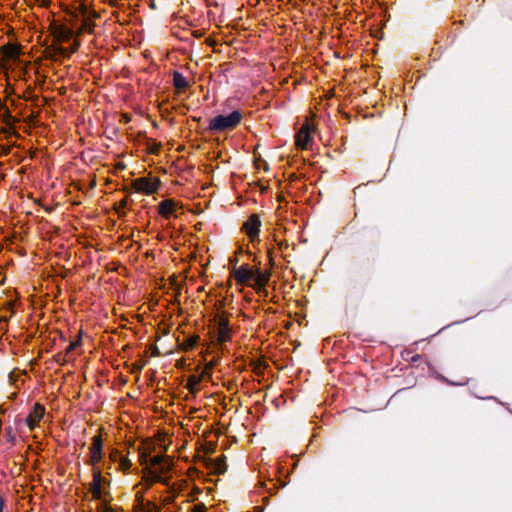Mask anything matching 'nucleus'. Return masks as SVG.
Segmentation results:
<instances>
[{
    "instance_id": "obj_30",
    "label": "nucleus",
    "mask_w": 512,
    "mask_h": 512,
    "mask_svg": "<svg viewBox=\"0 0 512 512\" xmlns=\"http://www.w3.org/2000/svg\"><path fill=\"white\" fill-rule=\"evenodd\" d=\"M315 430H316V426L313 427V431H315ZM317 437H318L317 433L314 432L309 446H315L316 448L318 447L317 446Z\"/></svg>"
},
{
    "instance_id": "obj_18",
    "label": "nucleus",
    "mask_w": 512,
    "mask_h": 512,
    "mask_svg": "<svg viewBox=\"0 0 512 512\" xmlns=\"http://www.w3.org/2000/svg\"><path fill=\"white\" fill-rule=\"evenodd\" d=\"M200 341V337L198 335H193L187 338L181 345L180 349L182 350H191L193 349Z\"/></svg>"
},
{
    "instance_id": "obj_12",
    "label": "nucleus",
    "mask_w": 512,
    "mask_h": 512,
    "mask_svg": "<svg viewBox=\"0 0 512 512\" xmlns=\"http://www.w3.org/2000/svg\"><path fill=\"white\" fill-rule=\"evenodd\" d=\"M71 21L77 20L78 18H87V17H98V14L95 11H89L86 5L80 4L74 12H70Z\"/></svg>"
},
{
    "instance_id": "obj_43",
    "label": "nucleus",
    "mask_w": 512,
    "mask_h": 512,
    "mask_svg": "<svg viewBox=\"0 0 512 512\" xmlns=\"http://www.w3.org/2000/svg\"><path fill=\"white\" fill-rule=\"evenodd\" d=\"M451 384H453V385H465V384H467V381H464V382H462V383H454V382H451Z\"/></svg>"
},
{
    "instance_id": "obj_40",
    "label": "nucleus",
    "mask_w": 512,
    "mask_h": 512,
    "mask_svg": "<svg viewBox=\"0 0 512 512\" xmlns=\"http://www.w3.org/2000/svg\"><path fill=\"white\" fill-rule=\"evenodd\" d=\"M287 248L288 247V244L286 243L285 245L283 243H279V250H283V248Z\"/></svg>"
},
{
    "instance_id": "obj_13",
    "label": "nucleus",
    "mask_w": 512,
    "mask_h": 512,
    "mask_svg": "<svg viewBox=\"0 0 512 512\" xmlns=\"http://www.w3.org/2000/svg\"><path fill=\"white\" fill-rule=\"evenodd\" d=\"M255 277L252 279L255 281L256 287H264L270 279V273L263 272L259 268L255 271Z\"/></svg>"
},
{
    "instance_id": "obj_28",
    "label": "nucleus",
    "mask_w": 512,
    "mask_h": 512,
    "mask_svg": "<svg viewBox=\"0 0 512 512\" xmlns=\"http://www.w3.org/2000/svg\"><path fill=\"white\" fill-rule=\"evenodd\" d=\"M160 148H161V144L160 143L153 142V145L151 147H149L148 150H149V153L156 154V153H158Z\"/></svg>"
},
{
    "instance_id": "obj_2",
    "label": "nucleus",
    "mask_w": 512,
    "mask_h": 512,
    "mask_svg": "<svg viewBox=\"0 0 512 512\" xmlns=\"http://www.w3.org/2000/svg\"><path fill=\"white\" fill-rule=\"evenodd\" d=\"M312 116L306 118L305 123L301 126L295 135V145L298 149L308 150L311 149L313 144V135L316 132V124L314 119L316 114L311 113Z\"/></svg>"
},
{
    "instance_id": "obj_1",
    "label": "nucleus",
    "mask_w": 512,
    "mask_h": 512,
    "mask_svg": "<svg viewBox=\"0 0 512 512\" xmlns=\"http://www.w3.org/2000/svg\"><path fill=\"white\" fill-rule=\"evenodd\" d=\"M243 118L239 110L231 112L229 115H217L210 119L208 130L212 133H222L234 130Z\"/></svg>"
},
{
    "instance_id": "obj_39",
    "label": "nucleus",
    "mask_w": 512,
    "mask_h": 512,
    "mask_svg": "<svg viewBox=\"0 0 512 512\" xmlns=\"http://www.w3.org/2000/svg\"><path fill=\"white\" fill-rule=\"evenodd\" d=\"M4 500L0 497V512H3Z\"/></svg>"
},
{
    "instance_id": "obj_7",
    "label": "nucleus",
    "mask_w": 512,
    "mask_h": 512,
    "mask_svg": "<svg viewBox=\"0 0 512 512\" xmlns=\"http://www.w3.org/2000/svg\"><path fill=\"white\" fill-rule=\"evenodd\" d=\"M51 33L58 42H68L74 35V30L63 24L52 23Z\"/></svg>"
},
{
    "instance_id": "obj_27",
    "label": "nucleus",
    "mask_w": 512,
    "mask_h": 512,
    "mask_svg": "<svg viewBox=\"0 0 512 512\" xmlns=\"http://www.w3.org/2000/svg\"><path fill=\"white\" fill-rule=\"evenodd\" d=\"M151 475H152V478L155 482H160V483H163V484H167L168 481L166 479H164L160 474H157L156 472H150Z\"/></svg>"
},
{
    "instance_id": "obj_9",
    "label": "nucleus",
    "mask_w": 512,
    "mask_h": 512,
    "mask_svg": "<svg viewBox=\"0 0 512 512\" xmlns=\"http://www.w3.org/2000/svg\"><path fill=\"white\" fill-rule=\"evenodd\" d=\"M44 413V406L39 403H36L25 419V423L27 424L30 430H33L38 425L39 421L44 416Z\"/></svg>"
},
{
    "instance_id": "obj_4",
    "label": "nucleus",
    "mask_w": 512,
    "mask_h": 512,
    "mask_svg": "<svg viewBox=\"0 0 512 512\" xmlns=\"http://www.w3.org/2000/svg\"><path fill=\"white\" fill-rule=\"evenodd\" d=\"M160 180L158 178L140 177L132 182V187L144 194L150 195L158 190Z\"/></svg>"
},
{
    "instance_id": "obj_5",
    "label": "nucleus",
    "mask_w": 512,
    "mask_h": 512,
    "mask_svg": "<svg viewBox=\"0 0 512 512\" xmlns=\"http://www.w3.org/2000/svg\"><path fill=\"white\" fill-rule=\"evenodd\" d=\"M261 225V220L258 214H251L247 221L244 222L243 229L252 243L260 242L259 233Z\"/></svg>"
},
{
    "instance_id": "obj_46",
    "label": "nucleus",
    "mask_w": 512,
    "mask_h": 512,
    "mask_svg": "<svg viewBox=\"0 0 512 512\" xmlns=\"http://www.w3.org/2000/svg\"><path fill=\"white\" fill-rule=\"evenodd\" d=\"M419 358V355L415 356L413 360H417Z\"/></svg>"
},
{
    "instance_id": "obj_47",
    "label": "nucleus",
    "mask_w": 512,
    "mask_h": 512,
    "mask_svg": "<svg viewBox=\"0 0 512 512\" xmlns=\"http://www.w3.org/2000/svg\"><path fill=\"white\" fill-rule=\"evenodd\" d=\"M3 283H4V281H3V280H2V281H0V286H1Z\"/></svg>"
},
{
    "instance_id": "obj_15",
    "label": "nucleus",
    "mask_w": 512,
    "mask_h": 512,
    "mask_svg": "<svg viewBox=\"0 0 512 512\" xmlns=\"http://www.w3.org/2000/svg\"><path fill=\"white\" fill-rule=\"evenodd\" d=\"M173 85L177 89L183 90V89H186L189 86V82L183 76L182 73H180L178 71H174V73H173Z\"/></svg>"
},
{
    "instance_id": "obj_32",
    "label": "nucleus",
    "mask_w": 512,
    "mask_h": 512,
    "mask_svg": "<svg viewBox=\"0 0 512 512\" xmlns=\"http://www.w3.org/2000/svg\"><path fill=\"white\" fill-rule=\"evenodd\" d=\"M151 349H152V356L157 357V356L161 355L160 350L156 345L153 346Z\"/></svg>"
},
{
    "instance_id": "obj_8",
    "label": "nucleus",
    "mask_w": 512,
    "mask_h": 512,
    "mask_svg": "<svg viewBox=\"0 0 512 512\" xmlns=\"http://www.w3.org/2000/svg\"><path fill=\"white\" fill-rule=\"evenodd\" d=\"M231 340V329L229 320L226 317H219L218 319V331H217V342L223 344Z\"/></svg>"
},
{
    "instance_id": "obj_36",
    "label": "nucleus",
    "mask_w": 512,
    "mask_h": 512,
    "mask_svg": "<svg viewBox=\"0 0 512 512\" xmlns=\"http://www.w3.org/2000/svg\"><path fill=\"white\" fill-rule=\"evenodd\" d=\"M57 362H59L61 365H64V363L66 362V360L64 358L61 357V355H58L57 357Z\"/></svg>"
},
{
    "instance_id": "obj_14",
    "label": "nucleus",
    "mask_w": 512,
    "mask_h": 512,
    "mask_svg": "<svg viewBox=\"0 0 512 512\" xmlns=\"http://www.w3.org/2000/svg\"><path fill=\"white\" fill-rule=\"evenodd\" d=\"M202 380L203 378L201 375H191L187 380L185 388H187L190 393L196 394L198 392L196 386L199 385Z\"/></svg>"
},
{
    "instance_id": "obj_31",
    "label": "nucleus",
    "mask_w": 512,
    "mask_h": 512,
    "mask_svg": "<svg viewBox=\"0 0 512 512\" xmlns=\"http://www.w3.org/2000/svg\"><path fill=\"white\" fill-rule=\"evenodd\" d=\"M267 256L269 258V262L271 265H273V250L270 248H267Z\"/></svg>"
},
{
    "instance_id": "obj_20",
    "label": "nucleus",
    "mask_w": 512,
    "mask_h": 512,
    "mask_svg": "<svg viewBox=\"0 0 512 512\" xmlns=\"http://www.w3.org/2000/svg\"><path fill=\"white\" fill-rule=\"evenodd\" d=\"M216 364H217V361L212 360L205 365V367L203 368V370L200 374L203 379H210L212 377V369L214 368V366Z\"/></svg>"
},
{
    "instance_id": "obj_33",
    "label": "nucleus",
    "mask_w": 512,
    "mask_h": 512,
    "mask_svg": "<svg viewBox=\"0 0 512 512\" xmlns=\"http://www.w3.org/2000/svg\"><path fill=\"white\" fill-rule=\"evenodd\" d=\"M11 119H12V115H11L10 111L6 110L5 114H4V121L8 123Z\"/></svg>"
},
{
    "instance_id": "obj_35",
    "label": "nucleus",
    "mask_w": 512,
    "mask_h": 512,
    "mask_svg": "<svg viewBox=\"0 0 512 512\" xmlns=\"http://www.w3.org/2000/svg\"><path fill=\"white\" fill-rule=\"evenodd\" d=\"M126 205H127V200H126V199H122V200L119 202V207H120V208H122V209H123L124 207H126Z\"/></svg>"
},
{
    "instance_id": "obj_37",
    "label": "nucleus",
    "mask_w": 512,
    "mask_h": 512,
    "mask_svg": "<svg viewBox=\"0 0 512 512\" xmlns=\"http://www.w3.org/2000/svg\"><path fill=\"white\" fill-rule=\"evenodd\" d=\"M6 322H7V319L5 317L0 318V329H3L2 324L6 323Z\"/></svg>"
},
{
    "instance_id": "obj_29",
    "label": "nucleus",
    "mask_w": 512,
    "mask_h": 512,
    "mask_svg": "<svg viewBox=\"0 0 512 512\" xmlns=\"http://www.w3.org/2000/svg\"><path fill=\"white\" fill-rule=\"evenodd\" d=\"M191 512H206V506L203 503L193 506Z\"/></svg>"
},
{
    "instance_id": "obj_41",
    "label": "nucleus",
    "mask_w": 512,
    "mask_h": 512,
    "mask_svg": "<svg viewBox=\"0 0 512 512\" xmlns=\"http://www.w3.org/2000/svg\"><path fill=\"white\" fill-rule=\"evenodd\" d=\"M192 120H193V121H196V122H200V121H201V117L193 116V117H192Z\"/></svg>"
},
{
    "instance_id": "obj_6",
    "label": "nucleus",
    "mask_w": 512,
    "mask_h": 512,
    "mask_svg": "<svg viewBox=\"0 0 512 512\" xmlns=\"http://www.w3.org/2000/svg\"><path fill=\"white\" fill-rule=\"evenodd\" d=\"M92 440L93 441L89 449L90 459L88 461V464L92 465L93 467H97L96 465L102 459L103 441L100 435L94 436Z\"/></svg>"
},
{
    "instance_id": "obj_10",
    "label": "nucleus",
    "mask_w": 512,
    "mask_h": 512,
    "mask_svg": "<svg viewBox=\"0 0 512 512\" xmlns=\"http://www.w3.org/2000/svg\"><path fill=\"white\" fill-rule=\"evenodd\" d=\"M233 276L238 284H246L255 277V272L247 264L234 269Z\"/></svg>"
},
{
    "instance_id": "obj_44",
    "label": "nucleus",
    "mask_w": 512,
    "mask_h": 512,
    "mask_svg": "<svg viewBox=\"0 0 512 512\" xmlns=\"http://www.w3.org/2000/svg\"><path fill=\"white\" fill-rule=\"evenodd\" d=\"M116 456H117V452H115V453L111 454V458H112V460H114V461H115V460H116Z\"/></svg>"
},
{
    "instance_id": "obj_21",
    "label": "nucleus",
    "mask_w": 512,
    "mask_h": 512,
    "mask_svg": "<svg viewBox=\"0 0 512 512\" xmlns=\"http://www.w3.org/2000/svg\"><path fill=\"white\" fill-rule=\"evenodd\" d=\"M99 501L101 502L98 507L100 512H115L114 509L109 505L108 497Z\"/></svg>"
},
{
    "instance_id": "obj_19",
    "label": "nucleus",
    "mask_w": 512,
    "mask_h": 512,
    "mask_svg": "<svg viewBox=\"0 0 512 512\" xmlns=\"http://www.w3.org/2000/svg\"><path fill=\"white\" fill-rule=\"evenodd\" d=\"M2 52L6 58L14 59L18 55V48L17 46L9 43L2 47Z\"/></svg>"
},
{
    "instance_id": "obj_25",
    "label": "nucleus",
    "mask_w": 512,
    "mask_h": 512,
    "mask_svg": "<svg viewBox=\"0 0 512 512\" xmlns=\"http://www.w3.org/2000/svg\"><path fill=\"white\" fill-rule=\"evenodd\" d=\"M120 466L124 471H126L131 468L132 463L127 457L120 456Z\"/></svg>"
},
{
    "instance_id": "obj_34",
    "label": "nucleus",
    "mask_w": 512,
    "mask_h": 512,
    "mask_svg": "<svg viewBox=\"0 0 512 512\" xmlns=\"http://www.w3.org/2000/svg\"><path fill=\"white\" fill-rule=\"evenodd\" d=\"M140 459L142 460V463H146L148 461V454L146 452L140 453Z\"/></svg>"
},
{
    "instance_id": "obj_23",
    "label": "nucleus",
    "mask_w": 512,
    "mask_h": 512,
    "mask_svg": "<svg viewBox=\"0 0 512 512\" xmlns=\"http://www.w3.org/2000/svg\"><path fill=\"white\" fill-rule=\"evenodd\" d=\"M5 437L7 438V441L11 442L12 444L15 443L16 433L11 426L5 428Z\"/></svg>"
},
{
    "instance_id": "obj_11",
    "label": "nucleus",
    "mask_w": 512,
    "mask_h": 512,
    "mask_svg": "<svg viewBox=\"0 0 512 512\" xmlns=\"http://www.w3.org/2000/svg\"><path fill=\"white\" fill-rule=\"evenodd\" d=\"M177 207V203L172 199H166L159 203V214L165 218H169Z\"/></svg>"
},
{
    "instance_id": "obj_42",
    "label": "nucleus",
    "mask_w": 512,
    "mask_h": 512,
    "mask_svg": "<svg viewBox=\"0 0 512 512\" xmlns=\"http://www.w3.org/2000/svg\"><path fill=\"white\" fill-rule=\"evenodd\" d=\"M326 97V98H331L332 97V93L331 91H329V93L327 95H322V99Z\"/></svg>"
},
{
    "instance_id": "obj_24",
    "label": "nucleus",
    "mask_w": 512,
    "mask_h": 512,
    "mask_svg": "<svg viewBox=\"0 0 512 512\" xmlns=\"http://www.w3.org/2000/svg\"><path fill=\"white\" fill-rule=\"evenodd\" d=\"M149 462L151 466H159L164 462V457L161 455H156L149 458Z\"/></svg>"
},
{
    "instance_id": "obj_17",
    "label": "nucleus",
    "mask_w": 512,
    "mask_h": 512,
    "mask_svg": "<svg viewBox=\"0 0 512 512\" xmlns=\"http://www.w3.org/2000/svg\"><path fill=\"white\" fill-rule=\"evenodd\" d=\"M214 471L216 474H224L226 472V456L221 455L214 461Z\"/></svg>"
},
{
    "instance_id": "obj_16",
    "label": "nucleus",
    "mask_w": 512,
    "mask_h": 512,
    "mask_svg": "<svg viewBox=\"0 0 512 512\" xmlns=\"http://www.w3.org/2000/svg\"><path fill=\"white\" fill-rule=\"evenodd\" d=\"M94 26V23L90 21V17L81 19V25L77 29V35H81L84 32L92 34L94 31Z\"/></svg>"
},
{
    "instance_id": "obj_26",
    "label": "nucleus",
    "mask_w": 512,
    "mask_h": 512,
    "mask_svg": "<svg viewBox=\"0 0 512 512\" xmlns=\"http://www.w3.org/2000/svg\"><path fill=\"white\" fill-rule=\"evenodd\" d=\"M171 466H172V464L170 462H168V461L167 462H165V461L162 462V464L159 465V467H160V474L167 473L171 469Z\"/></svg>"
},
{
    "instance_id": "obj_38",
    "label": "nucleus",
    "mask_w": 512,
    "mask_h": 512,
    "mask_svg": "<svg viewBox=\"0 0 512 512\" xmlns=\"http://www.w3.org/2000/svg\"><path fill=\"white\" fill-rule=\"evenodd\" d=\"M117 168H118V169H121V170H124V169L126 168V166H125V164H123V163H118V164H117Z\"/></svg>"
},
{
    "instance_id": "obj_22",
    "label": "nucleus",
    "mask_w": 512,
    "mask_h": 512,
    "mask_svg": "<svg viewBox=\"0 0 512 512\" xmlns=\"http://www.w3.org/2000/svg\"><path fill=\"white\" fill-rule=\"evenodd\" d=\"M82 344L81 340V334H79L78 338L71 342L67 348L65 349V354H70L73 350H75L77 347H79Z\"/></svg>"
},
{
    "instance_id": "obj_45",
    "label": "nucleus",
    "mask_w": 512,
    "mask_h": 512,
    "mask_svg": "<svg viewBox=\"0 0 512 512\" xmlns=\"http://www.w3.org/2000/svg\"><path fill=\"white\" fill-rule=\"evenodd\" d=\"M230 261L234 262L236 264L238 260H237V258H235V259H231Z\"/></svg>"
},
{
    "instance_id": "obj_3",
    "label": "nucleus",
    "mask_w": 512,
    "mask_h": 512,
    "mask_svg": "<svg viewBox=\"0 0 512 512\" xmlns=\"http://www.w3.org/2000/svg\"><path fill=\"white\" fill-rule=\"evenodd\" d=\"M110 482L104 478L98 467L92 468V482L89 484V492L92 494L93 500H102L110 495L106 486H109Z\"/></svg>"
}]
</instances>
